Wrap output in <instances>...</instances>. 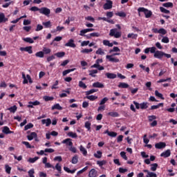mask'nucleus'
I'll return each mask as SVG.
<instances>
[{
  "label": "nucleus",
  "mask_w": 177,
  "mask_h": 177,
  "mask_svg": "<svg viewBox=\"0 0 177 177\" xmlns=\"http://www.w3.org/2000/svg\"><path fill=\"white\" fill-rule=\"evenodd\" d=\"M169 156H171V150L169 149H167L160 154V157H163L164 158H167V157H169Z\"/></svg>",
  "instance_id": "f8f14e48"
},
{
  "label": "nucleus",
  "mask_w": 177,
  "mask_h": 177,
  "mask_svg": "<svg viewBox=\"0 0 177 177\" xmlns=\"http://www.w3.org/2000/svg\"><path fill=\"white\" fill-rule=\"evenodd\" d=\"M8 21V18L5 17V14L3 12L0 13V23H6Z\"/></svg>",
  "instance_id": "f3484780"
},
{
  "label": "nucleus",
  "mask_w": 177,
  "mask_h": 177,
  "mask_svg": "<svg viewBox=\"0 0 177 177\" xmlns=\"http://www.w3.org/2000/svg\"><path fill=\"white\" fill-rule=\"evenodd\" d=\"M106 162H107L106 160L97 161V164L99 165V167H103V165H105Z\"/></svg>",
  "instance_id": "680f3d73"
},
{
  "label": "nucleus",
  "mask_w": 177,
  "mask_h": 177,
  "mask_svg": "<svg viewBox=\"0 0 177 177\" xmlns=\"http://www.w3.org/2000/svg\"><path fill=\"white\" fill-rule=\"evenodd\" d=\"M108 115H110L111 117H118V113L117 112H109L108 113Z\"/></svg>",
  "instance_id": "69168bd1"
},
{
  "label": "nucleus",
  "mask_w": 177,
  "mask_h": 177,
  "mask_svg": "<svg viewBox=\"0 0 177 177\" xmlns=\"http://www.w3.org/2000/svg\"><path fill=\"white\" fill-rule=\"evenodd\" d=\"M147 177H157V174L154 172L149 171L148 172Z\"/></svg>",
  "instance_id": "338daca9"
},
{
  "label": "nucleus",
  "mask_w": 177,
  "mask_h": 177,
  "mask_svg": "<svg viewBox=\"0 0 177 177\" xmlns=\"http://www.w3.org/2000/svg\"><path fill=\"white\" fill-rule=\"evenodd\" d=\"M39 104H41V103L39 101L29 102L28 107L32 109L34 106H39Z\"/></svg>",
  "instance_id": "dca6fc26"
},
{
  "label": "nucleus",
  "mask_w": 177,
  "mask_h": 177,
  "mask_svg": "<svg viewBox=\"0 0 177 177\" xmlns=\"http://www.w3.org/2000/svg\"><path fill=\"white\" fill-rule=\"evenodd\" d=\"M105 75L106 78H109V80H114L117 78V75L115 73H106Z\"/></svg>",
  "instance_id": "4468645a"
},
{
  "label": "nucleus",
  "mask_w": 177,
  "mask_h": 177,
  "mask_svg": "<svg viewBox=\"0 0 177 177\" xmlns=\"http://www.w3.org/2000/svg\"><path fill=\"white\" fill-rule=\"evenodd\" d=\"M113 8V1L111 0H106V3L104 5V10H109Z\"/></svg>",
  "instance_id": "6e6552de"
},
{
  "label": "nucleus",
  "mask_w": 177,
  "mask_h": 177,
  "mask_svg": "<svg viewBox=\"0 0 177 177\" xmlns=\"http://www.w3.org/2000/svg\"><path fill=\"white\" fill-rule=\"evenodd\" d=\"M80 150L81 153H82L83 156H86L88 154V151H86V149L82 145L80 147Z\"/></svg>",
  "instance_id": "412c9836"
},
{
  "label": "nucleus",
  "mask_w": 177,
  "mask_h": 177,
  "mask_svg": "<svg viewBox=\"0 0 177 177\" xmlns=\"http://www.w3.org/2000/svg\"><path fill=\"white\" fill-rule=\"evenodd\" d=\"M37 160H39V158L36 156L35 158H30L28 161L31 164H34V162H35V161H37Z\"/></svg>",
  "instance_id": "4c0bfd02"
},
{
  "label": "nucleus",
  "mask_w": 177,
  "mask_h": 177,
  "mask_svg": "<svg viewBox=\"0 0 177 177\" xmlns=\"http://www.w3.org/2000/svg\"><path fill=\"white\" fill-rule=\"evenodd\" d=\"M24 41L25 42H28V44H34V39H32L31 37L24 38Z\"/></svg>",
  "instance_id": "a19ab883"
},
{
  "label": "nucleus",
  "mask_w": 177,
  "mask_h": 177,
  "mask_svg": "<svg viewBox=\"0 0 177 177\" xmlns=\"http://www.w3.org/2000/svg\"><path fill=\"white\" fill-rule=\"evenodd\" d=\"M43 99L44 100H45V102H49L53 100L55 98L53 97H49L48 95H46L43 97Z\"/></svg>",
  "instance_id": "de8ad7c7"
},
{
  "label": "nucleus",
  "mask_w": 177,
  "mask_h": 177,
  "mask_svg": "<svg viewBox=\"0 0 177 177\" xmlns=\"http://www.w3.org/2000/svg\"><path fill=\"white\" fill-rule=\"evenodd\" d=\"M88 73L91 77H96V74H97V70L96 69L91 70V71H89Z\"/></svg>",
  "instance_id": "a878e982"
},
{
  "label": "nucleus",
  "mask_w": 177,
  "mask_h": 177,
  "mask_svg": "<svg viewBox=\"0 0 177 177\" xmlns=\"http://www.w3.org/2000/svg\"><path fill=\"white\" fill-rule=\"evenodd\" d=\"M127 38H132L133 39H136V38H138V35L133 34V33H129L127 35Z\"/></svg>",
  "instance_id": "49530a36"
},
{
  "label": "nucleus",
  "mask_w": 177,
  "mask_h": 177,
  "mask_svg": "<svg viewBox=\"0 0 177 177\" xmlns=\"http://www.w3.org/2000/svg\"><path fill=\"white\" fill-rule=\"evenodd\" d=\"M97 55H101V56H103V55H105L104 50L102 48H98L96 51Z\"/></svg>",
  "instance_id": "09e8293b"
},
{
  "label": "nucleus",
  "mask_w": 177,
  "mask_h": 177,
  "mask_svg": "<svg viewBox=\"0 0 177 177\" xmlns=\"http://www.w3.org/2000/svg\"><path fill=\"white\" fill-rule=\"evenodd\" d=\"M35 56L36 57H40L41 59H42V57L45 56V54L44 53L43 51H39L35 53Z\"/></svg>",
  "instance_id": "2f4dec72"
},
{
  "label": "nucleus",
  "mask_w": 177,
  "mask_h": 177,
  "mask_svg": "<svg viewBox=\"0 0 177 177\" xmlns=\"http://www.w3.org/2000/svg\"><path fill=\"white\" fill-rule=\"evenodd\" d=\"M88 167L86 166L84 168H83L82 169L77 171V175H81V174H84V172H85V171L88 170Z\"/></svg>",
  "instance_id": "6e6d98bb"
},
{
  "label": "nucleus",
  "mask_w": 177,
  "mask_h": 177,
  "mask_svg": "<svg viewBox=\"0 0 177 177\" xmlns=\"http://www.w3.org/2000/svg\"><path fill=\"white\" fill-rule=\"evenodd\" d=\"M72 164H77V162H78V156H75L72 158V161H71Z\"/></svg>",
  "instance_id": "e2e57ef3"
},
{
  "label": "nucleus",
  "mask_w": 177,
  "mask_h": 177,
  "mask_svg": "<svg viewBox=\"0 0 177 177\" xmlns=\"http://www.w3.org/2000/svg\"><path fill=\"white\" fill-rule=\"evenodd\" d=\"M153 57H155V59H162V57H164V52L161 50H156L155 54H153Z\"/></svg>",
  "instance_id": "0eeeda50"
},
{
  "label": "nucleus",
  "mask_w": 177,
  "mask_h": 177,
  "mask_svg": "<svg viewBox=\"0 0 177 177\" xmlns=\"http://www.w3.org/2000/svg\"><path fill=\"white\" fill-rule=\"evenodd\" d=\"M5 169H6V174H8V175L10 174V171H12V167H10L8 165H5Z\"/></svg>",
  "instance_id": "a18cd8bd"
},
{
  "label": "nucleus",
  "mask_w": 177,
  "mask_h": 177,
  "mask_svg": "<svg viewBox=\"0 0 177 177\" xmlns=\"http://www.w3.org/2000/svg\"><path fill=\"white\" fill-rule=\"evenodd\" d=\"M103 153L101 151H97L95 153L93 154L95 158H102V155Z\"/></svg>",
  "instance_id": "cd10ccee"
},
{
  "label": "nucleus",
  "mask_w": 177,
  "mask_h": 177,
  "mask_svg": "<svg viewBox=\"0 0 177 177\" xmlns=\"http://www.w3.org/2000/svg\"><path fill=\"white\" fill-rule=\"evenodd\" d=\"M103 45H104V46H109V48H112L113 44V43H111L109 40H103Z\"/></svg>",
  "instance_id": "5701e85b"
},
{
  "label": "nucleus",
  "mask_w": 177,
  "mask_h": 177,
  "mask_svg": "<svg viewBox=\"0 0 177 177\" xmlns=\"http://www.w3.org/2000/svg\"><path fill=\"white\" fill-rule=\"evenodd\" d=\"M116 16H119V17H127V14L124 12H119L115 13Z\"/></svg>",
  "instance_id": "8fccbe9b"
},
{
  "label": "nucleus",
  "mask_w": 177,
  "mask_h": 177,
  "mask_svg": "<svg viewBox=\"0 0 177 177\" xmlns=\"http://www.w3.org/2000/svg\"><path fill=\"white\" fill-rule=\"evenodd\" d=\"M62 143L63 145H66V146H68V150L72 153H77V148L73 146V141L71 138H66L62 140Z\"/></svg>",
  "instance_id": "f257e3e1"
},
{
  "label": "nucleus",
  "mask_w": 177,
  "mask_h": 177,
  "mask_svg": "<svg viewBox=\"0 0 177 177\" xmlns=\"http://www.w3.org/2000/svg\"><path fill=\"white\" fill-rule=\"evenodd\" d=\"M107 102H109V99L107 98V97H104L100 102V106H103V104H104L105 103H106Z\"/></svg>",
  "instance_id": "3c124183"
},
{
  "label": "nucleus",
  "mask_w": 177,
  "mask_h": 177,
  "mask_svg": "<svg viewBox=\"0 0 177 177\" xmlns=\"http://www.w3.org/2000/svg\"><path fill=\"white\" fill-rule=\"evenodd\" d=\"M118 87L126 88H129V85L128 84L125 83V82H121V83L119 84Z\"/></svg>",
  "instance_id": "ea45409f"
},
{
  "label": "nucleus",
  "mask_w": 177,
  "mask_h": 177,
  "mask_svg": "<svg viewBox=\"0 0 177 177\" xmlns=\"http://www.w3.org/2000/svg\"><path fill=\"white\" fill-rule=\"evenodd\" d=\"M3 133H6V135L9 133H13V131H10V129L8 127H4L3 129Z\"/></svg>",
  "instance_id": "b1692460"
},
{
  "label": "nucleus",
  "mask_w": 177,
  "mask_h": 177,
  "mask_svg": "<svg viewBox=\"0 0 177 177\" xmlns=\"http://www.w3.org/2000/svg\"><path fill=\"white\" fill-rule=\"evenodd\" d=\"M167 30L164 29V28H160L159 29V34H161L162 35H165L167 34Z\"/></svg>",
  "instance_id": "0e129e2a"
},
{
  "label": "nucleus",
  "mask_w": 177,
  "mask_h": 177,
  "mask_svg": "<svg viewBox=\"0 0 177 177\" xmlns=\"http://www.w3.org/2000/svg\"><path fill=\"white\" fill-rule=\"evenodd\" d=\"M22 78L24 79L23 84H28V81H29L30 84H32V80H31V76H30V75H27L26 77V74H24V73H23Z\"/></svg>",
  "instance_id": "20e7f679"
},
{
  "label": "nucleus",
  "mask_w": 177,
  "mask_h": 177,
  "mask_svg": "<svg viewBox=\"0 0 177 177\" xmlns=\"http://www.w3.org/2000/svg\"><path fill=\"white\" fill-rule=\"evenodd\" d=\"M86 99H88V100H91V102H93V100H96V99H97V96H96V95H87Z\"/></svg>",
  "instance_id": "79ce46f5"
},
{
  "label": "nucleus",
  "mask_w": 177,
  "mask_h": 177,
  "mask_svg": "<svg viewBox=\"0 0 177 177\" xmlns=\"http://www.w3.org/2000/svg\"><path fill=\"white\" fill-rule=\"evenodd\" d=\"M33 127L34 124H32V123H29L24 127V130L28 131V129H31V128H33Z\"/></svg>",
  "instance_id": "13d9d810"
},
{
  "label": "nucleus",
  "mask_w": 177,
  "mask_h": 177,
  "mask_svg": "<svg viewBox=\"0 0 177 177\" xmlns=\"http://www.w3.org/2000/svg\"><path fill=\"white\" fill-rule=\"evenodd\" d=\"M42 24L43 26H44L45 28H50L52 27V25L50 24V21L43 22Z\"/></svg>",
  "instance_id": "f704fd0d"
},
{
  "label": "nucleus",
  "mask_w": 177,
  "mask_h": 177,
  "mask_svg": "<svg viewBox=\"0 0 177 177\" xmlns=\"http://www.w3.org/2000/svg\"><path fill=\"white\" fill-rule=\"evenodd\" d=\"M162 6H164L165 8H173L174 3L171 2L164 3L162 4Z\"/></svg>",
  "instance_id": "37998d69"
},
{
  "label": "nucleus",
  "mask_w": 177,
  "mask_h": 177,
  "mask_svg": "<svg viewBox=\"0 0 177 177\" xmlns=\"http://www.w3.org/2000/svg\"><path fill=\"white\" fill-rule=\"evenodd\" d=\"M93 88H104V84L99 82H94L92 85Z\"/></svg>",
  "instance_id": "ddd939ff"
},
{
  "label": "nucleus",
  "mask_w": 177,
  "mask_h": 177,
  "mask_svg": "<svg viewBox=\"0 0 177 177\" xmlns=\"http://www.w3.org/2000/svg\"><path fill=\"white\" fill-rule=\"evenodd\" d=\"M55 169H57L58 171V174H62V166L60 165V164L57 163L55 165Z\"/></svg>",
  "instance_id": "c9c22d12"
},
{
  "label": "nucleus",
  "mask_w": 177,
  "mask_h": 177,
  "mask_svg": "<svg viewBox=\"0 0 177 177\" xmlns=\"http://www.w3.org/2000/svg\"><path fill=\"white\" fill-rule=\"evenodd\" d=\"M52 110H63V107L60 106V104H55L52 106Z\"/></svg>",
  "instance_id": "aec40b11"
},
{
  "label": "nucleus",
  "mask_w": 177,
  "mask_h": 177,
  "mask_svg": "<svg viewBox=\"0 0 177 177\" xmlns=\"http://www.w3.org/2000/svg\"><path fill=\"white\" fill-rule=\"evenodd\" d=\"M160 107H164V103H159L158 105H153L151 106V110H157V109H160Z\"/></svg>",
  "instance_id": "6ab92c4d"
},
{
  "label": "nucleus",
  "mask_w": 177,
  "mask_h": 177,
  "mask_svg": "<svg viewBox=\"0 0 177 177\" xmlns=\"http://www.w3.org/2000/svg\"><path fill=\"white\" fill-rule=\"evenodd\" d=\"M109 35L110 37H114L115 38H121L122 33L121 31H118L117 28H113L110 30Z\"/></svg>",
  "instance_id": "f03ea898"
},
{
  "label": "nucleus",
  "mask_w": 177,
  "mask_h": 177,
  "mask_svg": "<svg viewBox=\"0 0 177 177\" xmlns=\"http://www.w3.org/2000/svg\"><path fill=\"white\" fill-rule=\"evenodd\" d=\"M155 95L157 97H159L160 99H162V100H164V96L162 95V93H160V92H158V91H155Z\"/></svg>",
  "instance_id": "7c9ffc66"
},
{
  "label": "nucleus",
  "mask_w": 177,
  "mask_h": 177,
  "mask_svg": "<svg viewBox=\"0 0 177 177\" xmlns=\"http://www.w3.org/2000/svg\"><path fill=\"white\" fill-rule=\"evenodd\" d=\"M165 146H167V145L165 144V142H162L156 143L155 145L156 149H159L165 148Z\"/></svg>",
  "instance_id": "9b49d317"
},
{
  "label": "nucleus",
  "mask_w": 177,
  "mask_h": 177,
  "mask_svg": "<svg viewBox=\"0 0 177 177\" xmlns=\"http://www.w3.org/2000/svg\"><path fill=\"white\" fill-rule=\"evenodd\" d=\"M161 42L163 44H169V38L167 36H163L162 39H161Z\"/></svg>",
  "instance_id": "72a5a7b5"
},
{
  "label": "nucleus",
  "mask_w": 177,
  "mask_h": 177,
  "mask_svg": "<svg viewBox=\"0 0 177 177\" xmlns=\"http://www.w3.org/2000/svg\"><path fill=\"white\" fill-rule=\"evenodd\" d=\"M41 124L43 125L46 124V127H49V125H50L52 124V120H50V118L43 119V120H41Z\"/></svg>",
  "instance_id": "9d476101"
},
{
  "label": "nucleus",
  "mask_w": 177,
  "mask_h": 177,
  "mask_svg": "<svg viewBox=\"0 0 177 177\" xmlns=\"http://www.w3.org/2000/svg\"><path fill=\"white\" fill-rule=\"evenodd\" d=\"M97 89L96 88H92L90 91H88L86 92V95L88 96L89 95H92V93H95V92H97Z\"/></svg>",
  "instance_id": "e433bc0d"
},
{
  "label": "nucleus",
  "mask_w": 177,
  "mask_h": 177,
  "mask_svg": "<svg viewBox=\"0 0 177 177\" xmlns=\"http://www.w3.org/2000/svg\"><path fill=\"white\" fill-rule=\"evenodd\" d=\"M64 55H66V53L64 52H59L55 54L57 57H64Z\"/></svg>",
  "instance_id": "052dcab7"
},
{
  "label": "nucleus",
  "mask_w": 177,
  "mask_h": 177,
  "mask_svg": "<svg viewBox=\"0 0 177 177\" xmlns=\"http://www.w3.org/2000/svg\"><path fill=\"white\" fill-rule=\"evenodd\" d=\"M93 50L92 48H85L81 50V53H91V52H93Z\"/></svg>",
  "instance_id": "bf43d9fd"
},
{
  "label": "nucleus",
  "mask_w": 177,
  "mask_h": 177,
  "mask_svg": "<svg viewBox=\"0 0 177 177\" xmlns=\"http://www.w3.org/2000/svg\"><path fill=\"white\" fill-rule=\"evenodd\" d=\"M22 144L24 145L27 149H34V147L31 146V145H30V142L27 141H23Z\"/></svg>",
  "instance_id": "58836bf2"
},
{
  "label": "nucleus",
  "mask_w": 177,
  "mask_h": 177,
  "mask_svg": "<svg viewBox=\"0 0 177 177\" xmlns=\"http://www.w3.org/2000/svg\"><path fill=\"white\" fill-rule=\"evenodd\" d=\"M138 12H142L145 15V17L147 19H149V17H151L152 12L151 11L145 8H139L138 9Z\"/></svg>",
  "instance_id": "7ed1b4c3"
},
{
  "label": "nucleus",
  "mask_w": 177,
  "mask_h": 177,
  "mask_svg": "<svg viewBox=\"0 0 177 177\" xmlns=\"http://www.w3.org/2000/svg\"><path fill=\"white\" fill-rule=\"evenodd\" d=\"M67 135L68 136H69V138H73V139L78 138V135H77V133H73V131L68 132Z\"/></svg>",
  "instance_id": "4be33fe9"
},
{
  "label": "nucleus",
  "mask_w": 177,
  "mask_h": 177,
  "mask_svg": "<svg viewBox=\"0 0 177 177\" xmlns=\"http://www.w3.org/2000/svg\"><path fill=\"white\" fill-rule=\"evenodd\" d=\"M72 71H75V68H72V69H68V70H66L64 71L63 73H62V75L64 76L67 75V74H70V73H72Z\"/></svg>",
  "instance_id": "c756f323"
},
{
  "label": "nucleus",
  "mask_w": 177,
  "mask_h": 177,
  "mask_svg": "<svg viewBox=\"0 0 177 177\" xmlns=\"http://www.w3.org/2000/svg\"><path fill=\"white\" fill-rule=\"evenodd\" d=\"M149 103L147 102H142L141 104H140V109H141L142 110H145L146 109H147V107H149Z\"/></svg>",
  "instance_id": "393cba45"
},
{
  "label": "nucleus",
  "mask_w": 177,
  "mask_h": 177,
  "mask_svg": "<svg viewBox=\"0 0 177 177\" xmlns=\"http://www.w3.org/2000/svg\"><path fill=\"white\" fill-rule=\"evenodd\" d=\"M7 110H8L10 113H16V111H17V106L14 105L13 106L8 108Z\"/></svg>",
  "instance_id": "c85d7f7f"
},
{
  "label": "nucleus",
  "mask_w": 177,
  "mask_h": 177,
  "mask_svg": "<svg viewBox=\"0 0 177 177\" xmlns=\"http://www.w3.org/2000/svg\"><path fill=\"white\" fill-rule=\"evenodd\" d=\"M79 86L80 88H82V89H86V84L82 81L79 82Z\"/></svg>",
  "instance_id": "5fc2aeb1"
},
{
  "label": "nucleus",
  "mask_w": 177,
  "mask_h": 177,
  "mask_svg": "<svg viewBox=\"0 0 177 177\" xmlns=\"http://www.w3.org/2000/svg\"><path fill=\"white\" fill-rule=\"evenodd\" d=\"M158 167V165L157 163H153L151 165V171H157V168Z\"/></svg>",
  "instance_id": "473e14b6"
},
{
  "label": "nucleus",
  "mask_w": 177,
  "mask_h": 177,
  "mask_svg": "<svg viewBox=\"0 0 177 177\" xmlns=\"http://www.w3.org/2000/svg\"><path fill=\"white\" fill-rule=\"evenodd\" d=\"M86 32H88V28L80 30V37H85V34H86Z\"/></svg>",
  "instance_id": "4d7b16f0"
},
{
  "label": "nucleus",
  "mask_w": 177,
  "mask_h": 177,
  "mask_svg": "<svg viewBox=\"0 0 177 177\" xmlns=\"http://www.w3.org/2000/svg\"><path fill=\"white\" fill-rule=\"evenodd\" d=\"M35 138H37V133L35 132H32L30 135L27 136L28 140H32Z\"/></svg>",
  "instance_id": "a211bd4d"
},
{
  "label": "nucleus",
  "mask_w": 177,
  "mask_h": 177,
  "mask_svg": "<svg viewBox=\"0 0 177 177\" xmlns=\"http://www.w3.org/2000/svg\"><path fill=\"white\" fill-rule=\"evenodd\" d=\"M39 13H41V15H44L45 16H49V15H50V9L46 7H43L40 8Z\"/></svg>",
  "instance_id": "39448f33"
},
{
  "label": "nucleus",
  "mask_w": 177,
  "mask_h": 177,
  "mask_svg": "<svg viewBox=\"0 0 177 177\" xmlns=\"http://www.w3.org/2000/svg\"><path fill=\"white\" fill-rule=\"evenodd\" d=\"M106 59L109 60V62H111L112 63H119L120 59L114 57V55H106Z\"/></svg>",
  "instance_id": "423d86ee"
},
{
  "label": "nucleus",
  "mask_w": 177,
  "mask_h": 177,
  "mask_svg": "<svg viewBox=\"0 0 177 177\" xmlns=\"http://www.w3.org/2000/svg\"><path fill=\"white\" fill-rule=\"evenodd\" d=\"M65 46H69L70 48H75V44H74V39H71L69 41L65 44Z\"/></svg>",
  "instance_id": "2eb2a0df"
},
{
  "label": "nucleus",
  "mask_w": 177,
  "mask_h": 177,
  "mask_svg": "<svg viewBox=\"0 0 177 177\" xmlns=\"http://www.w3.org/2000/svg\"><path fill=\"white\" fill-rule=\"evenodd\" d=\"M160 10L162 13H166V15H169L170 13L169 10L165 9L164 7H160Z\"/></svg>",
  "instance_id": "864d4df0"
},
{
  "label": "nucleus",
  "mask_w": 177,
  "mask_h": 177,
  "mask_svg": "<svg viewBox=\"0 0 177 177\" xmlns=\"http://www.w3.org/2000/svg\"><path fill=\"white\" fill-rule=\"evenodd\" d=\"M43 52H44V55H49V53H50V52H52V50H50V48H48L45 46H43Z\"/></svg>",
  "instance_id": "bb28decb"
},
{
  "label": "nucleus",
  "mask_w": 177,
  "mask_h": 177,
  "mask_svg": "<svg viewBox=\"0 0 177 177\" xmlns=\"http://www.w3.org/2000/svg\"><path fill=\"white\" fill-rule=\"evenodd\" d=\"M25 52H28V53H29V55L32 54V46H27V47H26Z\"/></svg>",
  "instance_id": "603ef678"
},
{
  "label": "nucleus",
  "mask_w": 177,
  "mask_h": 177,
  "mask_svg": "<svg viewBox=\"0 0 177 177\" xmlns=\"http://www.w3.org/2000/svg\"><path fill=\"white\" fill-rule=\"evenodd\" d=\"M28 176L29 177H35V176H34V174H35V171L34 170V169H31L28 171Z\"/></svg>",
  "instance_id": "c03bdc74"
},
{
  "label": "nucleus",
  "mask_w": 177,
  "mask_h": 177,
  "mask_svg": "<svg viewBox=\"0 0 177 177\" xmlns=\"http://www.w3.org/2000/svg\"><path fill=\"white\" fill-rule=\"evenodd\" d=\"M99 174H97V171L95 169H91L88 172V177H97Z\"/></svg>",
  "instance_id": "1a4fd4ad"
},
{
  "label": "nucleus",
  "mask_w": 177,
  "mask_h": 177,
  "mask_svg": "<svg viewBox=\"0 0 177 177\" xmlns=\"http://www.w3.org/2000/svg\"><path fill=\"white\" fill-rule=\"evenodd\" d=\"M85 128L88 129V131H91V122H86L84 124Z\"/></svg>",
  "instance_id": "774afa93"
}]
</instances>
